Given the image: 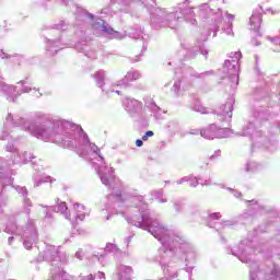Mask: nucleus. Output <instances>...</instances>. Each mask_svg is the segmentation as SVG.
<instances>
[{
  "label": "nucleus",
  "instance_id": "1",
  "mask_svg": "<svg viewBox=\"0 0 280 280\" xmlns=\"http://www.w3.org/2000/svg\"><path fill=\"white\" fill-rule=\"evenodd\" d=\"M150 137H154V131H147L144 136H142V141H148Z\"/></svg>",
  "mask_w": 280,
  "mask_h": 280
},
{
  "label": "nucleus",
  "instance_id": "2",
  "mask_svg": "<svg viewBox=\"0 0 280 280\" xmlns=\"http://www.w3.org/2000/svg\"><path fill=\"white\" fill-rule=\"evenodd\" d=\"M136 145L137 148H141V145H143V140H136Z\"/></svg>",
  "mask_w": 280,
  "mask_h": 280
},
{
  "label": "nucleus",
  "instance_id": "3",
  "mask_svg": "<svg viewBox=\"0 0 280 280\" xmlns=\"http://www.w3.org/2000/svg\"><path fill=\"white\" fill-rule=\"evenodd\" d=\"M255 21H258V23H259V18L253 15V16L250 18V23H255Z\"/></svg>",
  "mask_w": 280,
  "mask_h": 280
},
{
  "label": "nucleus",
  "instance_id": "4",
  "mask_svg": "<svg viewBox=\"0 0 280 280\" xmlns=\"http://www.w3.org/2000/svg\"><path fill=\"white\" fill-rule=\"evenodd\" d=\"M77 209H84V206L77 203Z\"/></svg>",
  "mask_w": 280,
  "mask_h": 280
}]
</instances>
